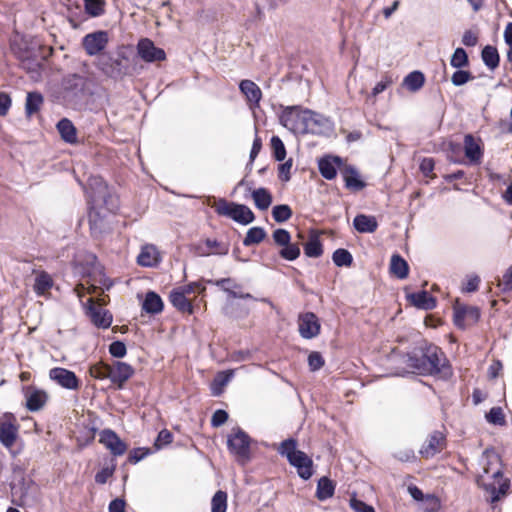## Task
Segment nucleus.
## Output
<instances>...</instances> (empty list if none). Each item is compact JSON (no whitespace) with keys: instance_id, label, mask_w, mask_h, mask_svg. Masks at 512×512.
Returning <instances> with one entry per match:
<instances>
[{"instance_id":"obj_1","label":"nucleus","mask_w":512,"mask_h":512,"mask_svg":"<svg viewBox=\"0 0 512 512\" xmlns=\"http://www.w3.org/2000/svg\"><path fill=\"white\" fill-rule=\"evenodd\" d=\"M43 47L38 40L29 36L16 37L10 44L11 51L19 61L20 67L33 79L41 76L42 63L45 60Z\"/></svg>"},{"instance_id":"obj_2","label":"nucleus","mask_w":512,"mask_h":512,"mask_svg":"<svg viewBox=\"0 0 512 512\" xmlns=\"http://www.w3.org/2000/svg\"><path fill=\"white\" fill-rule=\"evenodd\" d=\"M96 67L113 80H122L133 73L132 61L125 47L118 48L115 55L102 53L97 58Z\"/></svg>"},{"instance_id":"obj_3","label":"nucleus","mask_w":512,"mask_h":512,"mask_svg":"<svg viewBox=\"0 0 512 512\" xmlns=\"http://www.w3.org/2000/svg\"><path fill=\"white\" fill-rule=\"evenodd\" d=\"M91 94L90 81L85 76L71 74L62 81L61 97L69 107L77 108L86 102Z\"/></svg>"},{"instance_id":"obj_4","label":"nucleus","mask_w":512,"mask_h":512,"mask_svg":"<svg viewBox=\"0 0 512 512\" xmlns=\"http://www.w3.org/2000/svg\"><path fill=\"white\" fill-rule=\"evenodd\" d=\"M278 453L286 457L289 464L296 468L300 478L308 480L312 477L313 461L305 452L297 449V441L294 438L282 441L278 447Z\"/></svg>"},{"instance_id":"obj_5","label":"nucleus","mask_w":512,"mask_h":512,"mask_svg":"<svg viewBox=\"0 0 512 512\" xmlns=\"http://www.w3.org/2000/svg\"><path fill=\"white\" fill-rule=\"evenodd\" d=\"M424 376H438L447 379L452 375L444 353L440 348L434 345L425 347Z\"/></svg>"},{"instance_id":"obj_6","label":"nucleus","mask_w":512,"mask_h":512,"mask_svg":"<svg viewBox=\"0 0 512 512\" xmlns=\"http://www.w3.org/2000/svg\"><path fill=\"white\" fill-rule=\"evenodd\" d=\"M215 211L218 215L229 217L242 225H248L255 220V215L248 206L234 202L229 203L225 199L218 201Z\"/></svg>"},{"instance_id":"obj_7","label":"nucleus","mask_w":512,"mask_h":512,"mask_svg":"<svg viewBox=\"0 0 512 512\" xmlns=\"http://www.w3.org/2000/svg\"><path fill=\"white\" fill-rule=\"evenodd\" d=\"M86 193L89 195L91 202L103 204L107 206V210L112 211L116 206L112 203L113 199L108 191V186L100 176H91L88 179Z\"/></svg>"},{"instance_id":"obj_8","label":"nucleus","mask_w":512,"mask_h":512,"mask_svg":"<svg viewBox=\"0 0 512 512\" xmlns=\"http://www.w3.org/2000/svg\"><path fill=\"white\" fill-rule=\"evenodd\" d=\"M306 112L307 109H302L299 106H288L280 115V123L294 134L304 135L306 129L304 118H307Z\"/></svg>"},{"instance_id":"obj_9","label":"nucleus","mask_w":512,"mask_h":512,"mask_svg":"<svg viewBox=\"0 0 512 512\" xmlns=\"http://www.w3.org/2000/svg\"><path fill=\"white\" fill-rule=\"evenodd\" d=\"M305 115L307 116L304 118L306 121L305 134L329 136L333 133L334 123L330 118L310 109H307Z\"/></svg>"},{"instance_id":"obj_10","label":"nucleus","mask_w":512,"mask_h":512,"mask_svg":"<svg viewBox=\"0 0 512 512\" xmlns=\"http://www.w3.org/2000/svg\"><path fill=\"white\" fill-rule=\"evenodd\" d=\"M251 438L241 428L234 429V433L228 436L227 447L230 453L239 460H247L250 455Z\"/></svg>"},{"instance_id":"obj_11","label":"nucleus","mask_w":512,"mask_h":512,"mask_svg":"<svg viewBox=\"0 0 512 512\" xmlns=\"http://www.w3.org/2000/svg\"><path fill=\"white\" fill-rule=\"evenodd\" d=\"M408 364L407 366H397L396 376H406L408 374H418L424 376L425 348L414 349L407 352V356L402 357Z\"/></svg>"},{"instance_id":"obj_12","label":"nucleus","mask_w":512,"mask_h":512,"mask_svg":"<svg viewBox=\"0 0 512 512\" xmlns=\"http://www.w3.org/2000/svg\"><path fill=\"white\" fill-rule=\"evenodd\" d=\"M19 433V424L12 413H5L0 418V443L11 449L15 444Z\"/></svg>"},{"instance_id":"obj_13","label":"nucleus","mask_w":512,"mask_h":512,"mask_svg":"<svg viewBox=\"0 0 512 512\" xmlns=\"http://www.w3.org/2000/svg\"><path fill=\"white\" fill-rule=\"evenodd\" d=\"M109 41L106 31H95L85 35L82 39V46L89 56H100Z\"/></svg>"},{"instance_id":"obj_14","label":"nucleus","mask_w":512,"mask_h":512,"mask_svg":"<svg viewBox=\"0 0 512 512\" xmlns=\"http://www.w3.org/2000/svg\"><path fill=\"white\" fill-rule=\"evenodd\" d=\"M49 377L62 388L77 390L80 387V380L76 374L62 367H55L49 371Z\"/></svg>"},{"instance_id":"obj_15","label":"nucleus","mask_w":512,"mask_h":512,"mask_svg":"<svg viewBox=\"0 0 512 512\" xmlns=\"http://www.w3.org/2000/svg\"><path fill=\"white\" fill-rule=\"evenodd\" d=\"M137 53L139 57L148 63L163 61L166 58V53L162 48L155 46L152 40L142 38L137 44Z\"/></svg>"},{"instance_id":"obj_16","label":"nucleus","mask_w":512,"mask_h":512,"mask_svg":"<svg viewBox=\"0 0 512 512\" xmlns=\"http://www.w3.org/2000/svg\"><path fill=\"white\" fill-rule=\"evenodd\" d=\"M86 314L92 321V323L98 328H108L112 323V315L100 307H97L92 298L87 300Z\"/></svg>"},{"instance_id":"obj_17","label":"nucleus","mask_w":512,"mask_h":512,"mask_svg":"<svg viewBox=\"0 0 512 512\" xmlns=\"http://www.w3.org/2000/svg\"><path fill=\"white\" fill-rule=\"evenodd\" d=\"M299 333L304 339H312L320 333V323L317 316L307 312L299 316Z\"/></svg>"},{"instance_id":"obj_18","label":"nucleus","mask_w":512,"mask_h":512,"mask_svg":"<svg viewBox=\"0 0 512 512\" xmlns=\"http://www.w3.org/2000/svg\"><path fill=\"white\" fill-rule=\"evenodd\" d=\"M99 437L100 443L109 449L114 456H121L126 452L127 445L113 430L104 429L101 431Z\"/></svg>"},{"instance_id":"obj_19","label":"nucleus","mask_w":512,"mask_h":512,"mask_svg":"<svg viewBox=\"0 0 512 512\" xmlns=\"http://www.w3.org/2000/svg\"><path fill=\"white\" fill-rule=\"evenodd\" d=\"M446 445V436L441 431L432 432L427 442L421 447L420 454L425 458H431L440 453Z\"/></svg>"},{"instance_id":"obj_20","label":"nucleus","mask_w":512,"mask_h":512,"mask_svg":"<svg viewBox=\"0 0 512 512\" xmlns=\"http://www.w3.org/2000/svg\"><path fill=\"white\" fill-rule=\"evenodd\" d=\"M239 89L245 96L247 104L251 110L259 108L262 98V91L255 82L248 79L242 80L239 83Z\"/></svg>"},{"instance_id":"obj_21","label":"nucleus","mask_w":512,"mask_h":512,"mask_svg":"<svg viewBox=\"0 0 512 512\" xmlns=\"http://www.w3.org/2000/svg\"><path fill=\"white\" fill-rule=\"evenodd\" d=\"M133 374L134 368L130 364L117 361L114 367H111L110 381L115 384L118 389H122Z\"/></svg>"},{"instance_id":"obj_22","label":"nucleus","mask_w":512,"mask_h":512,"mask_svg":"<svg viewBox=\"0 0 512 512\" xmlns=\"http://www.w3.org/2000/svg\"><path fill=\"white\" fill-rule=\"evenodd\" d=\"M464 153L470 164H479L483 157L480 139H476L472 134H466L464 137Z\"/></svg>"},{"instance_id":"obj_23","label":"nucleus","mask_w":512,"mask_h":512,"mask_svg":"<svg viewBox=\"0 0 512 512\" xmlns=\"http://www.w3.org/2000/svg\"><path fill=\"white\" fill-rule=\"evenodd\" d=\"M25 397L26 407L31 412L42 409L48 400L47 393L35 387H28L25 392Z\"/></svg>"},{"instance_id":"obj_24","label":"nucleus","mask_w":512,"mask_h":512,"mask_svg":"<svg viewBox=\"0 0 512 512\" xmlns=\"http://www.w3.org/2000/svg\"><path fill=\"white\" fill-rule=\"evenodd\" d=\"M90 230L93 236L99 237L109 230V225L106 220V215L95 207H91L89 214Z\"/></svg>"},{"instance_id":"obj_25","label":"nucleus","mask_w":512,"mask_h":512,"mask_svg":"<svg viewBox=\"0 0 512 512\" xmlns=\"http://www.w3.org/2000/svg\"><path fill=\"white\" fill-rule=\"evenodd\" d=\"M342 164V158L339 156H326L319 160L318 168L323 178L332 180L337 175L336 166Z\"/></svg>"},{"instance_id":"obj_26","label":"nucleus","mask_w":512,"mask_h":512,"mask_svg":"<svg viewBox=\"0 0 512 512\" xmlns=\"http://www.w3.org/2000/svg\"><path fill=\"white\" fill-rule=\"evenodd\" d=\"M160 262L157 248L152 244H146L141 248L137 256V263L142 267H154Z\"/></svg>"},{"instance_id":"obj_27","label":"nucleus","mask_w":512,"mask_h":512,"mask_svg":"<svg viewBox=\"0 0 512 512\" xmlns=\"http://www.w3.org/2000/svg\"><path fill=\"white\" fill-rule=\"evenodd\" d=\"M342 176L345 187L350 190L360 191L366 186V183L360 178L358 170L352 165H348L343 169Z\"/></svg>"},{"instance_id":"obj_28","label":"nucleus","mask_w":512,"mask_h":512,"mask_svg":"<svg viewBox=\"0 0 512 512\" xmlns=\"http://www.w3.org/2000/svg\"><path fill=\"white\" fill-rule=\"evenodd\" d=\"M407 298L419 309L432 310L436 307V299L425 290L409 294Z\"/></svg>"},{"instance_id":"obj_29","label":"nucleus","mask_w":512,"mask_h":512,"mask_svg":"<svg viewBox=\"0 0 512 512\" xmlns=\"http://www.w3.org/2000/svg\"><path fill=\"white\" fill-rule=\"evenodd\" d=\"M56 128L63 141L69 144L77 142V130L71 120L62 118L58 121Z\"/></svg>"},{"instance_id":"obj_30","label":"nucleus","mask_w":512,"mask_h":512,"mask_svg":"<svg viewBox=\"0 0 512 512\" xmlns=\"http://www.w3.org/2000/svg\"><path fill=\"white\" fill-rule=\"evenodd\" d=\"M353 226L359 233H373L377 230L378 223L374 216L359 214L354 218Z\"/></svg>"},{"instance_id":"obj_31","label":"nucleus","mask_w":512,"mask_h":512,"mask_svg":"<svg viewBox=\"0 0 512 512\" xmlns=\"http://www.w3.org/2000/svg\"><path fill=\"white\" fill-rule=\"evenodd\" d=\"M251 197L257 209L267 210L272 204L273 197L267 188L260 187L251 192Z\"/></svg>"},{"instance_id":"obj_32","label":"nucleus","mask_w":512,"mask_h":512,"mask_svg":"<svg viewBox=\"0 0 512 512\" xmlns=\"http://www.w3.org/2000/svg\"><path fill=\"white\" fill-rule=\"evenodd\" d=\"M170 303L180 312L193 313V306L181 290L173 289L169 294Z\"/></svg>"},{"instance_id":"obj_33","label":"nucleus","mask_w":512,"mask_h":512,"mask_svg":"<svg viewBox=\"0 0 512 512\" xmlns=\"http://www.w3.org/2000/svg\"><path fill=\"white\" fill-rule=\"evenodd\" d=\"M234 370L221 371L216 374L211 383V393L213 396H220L224 387L232 380Z\"/></svg>"},{"instance_id":"obj_34","label":"nucleus","mask_w":512,"mask_h":512,"mask_svg":"<svg viewBox=\"0 0 512 512\" xmlns=\"http://www.w3.org/2000/svg\"><path fill=\"white\" fill-rule=\"evenodd\" d=\"M304 253L310 258H318L323 254V246L316 232L309 235L308 241L304 244Z\"/></svg>"},{"instance_id":"obj_35","label":"nucleus","mask_w":512,"mask_h":512,"mask_svg":"<svg viewBox=\"0 0 512 512\" xmlns=\"http://www.w3.org/2000/svg\"><path fill=\"white\" fill-rule=\"evenodd\" d=\"M164 307L161 297L155 292H148L143 301V310L149 314H158Z\"/></svg>"},{"instance_id":"obj_36","label":"nucleus","mask_w":512,"mask_h":512,"mask_svg":"<svg viewBox=\"0 0 512 512\" xmlns=\"http://www.w3.org/2000/svg\"><path fill=\"white\" fill-rule=\"evenodd\" d=\"M481 58L489 70H495L499 66L500 56L496 47L486 45L481 52Z\"/></svg>"},{"instance_id":"obj_37","label":"nucleus","mask_w":512,"mask_h":512,"mask_svg":"<svg viewBox=\"0 0 512 512\" xmlns=\"http://www.w3.org/2000/svg\"><path fill=\"white\" fill-rule=\"evenodd\" d=\"M390 272L399 279H405L409 273V266L399 254H393L390 261Z\"/></svg>"},{"instance_id":"obj_38","label":"nucleus","mask_w":512,"mask_h":512,"mask_svg":"<svg viewBox=\"0 0 512 512\" xmlns=\"http://www.w3.org/2000/svg\"><path fill=\"white\" fill-rule=\"evenodd\" d=\"M335 492V484L332 480L327 477H322L318 480L317 489H316V497L320 501H325L331 498Z\"/></svg>"},{"instance_id":"obj_39","label":"nucleus","mask_w":512,"mask_h":512,"mask_svg":"<svg viewBox=\"0 0 512 512\" xmlns=\"http://www.w3.org/2000/svg\"><path fill=\"white\" fill-rule=\"evenodd\" d=\"M44 102V98L39 92H28L26 96L25 103V113L28 117H31L33 114L40 110Z\"/></svg>"},{"instance_id":"obj_40","label":"nucleus","mask_w":512,"mask_h":512,"mask_svg":"<svg viewBox=\"0 0 512 512\" xmlns=\"http://www.w3.org/2000/svg\"><path fill=\"white\" fill-rule=\"evenodd\" d=\"M425 77L420 71L410 72L403 80V85L411 92H416L422 88Z\"/></svg>"},{"instance_id":"obj_41","label":"nucleus","mask_w":512,"mask_h":512,"mask_svg":"<svg viewBox=\"0 0 512 512\" xmlns=\"http://www.w3.org/2000/svg\"><path fill=\"white\" fill-rule=\"evenodd\" d=\"M266 235L267 234L264 228L257 226L252 227L247 231L246 236L243 239V245L249 247L255 244H259L265 239Z\"/></svg>"},{"instance_id":"obj_42","label":"nucleus","mask_w":512,"mask_h":512,"mask_svg":"<svg viewBox=\"0 0 512 512\" xmlns=\"http://www.w3.org/2000/svg\"><path fill=\"white\" fill-rule=\"evenodd\" d=\"M332 260L337 267H349L353 263L352 254L344 248L336 249L332 254Z\"/></svg>"},{"instance_id":"obj_43","label":"nucleus","mask_w":512,"mask_h":512,"mask_svg":"<svg viewBox=\"0 0 512 512\" xmlns=\"http://www.w3.org/2000/svg\"><path fill=\"white\" fill-rule=\"evenodd\" d=\"M510 488L509 480H504L499 487H496L493 484L486 485L485 489L491 494V502L495 503L501 499V497L505 496Z\"/></svg>"},{"instance_id":"obj_44","label":"nucleus","mask_w":512,"mask_h":512,"mask_svg":"<svg viewBox=\"0 0 512 512\" xmlns=\"http://www.w3.org/2000/svg\"><path fill=\"white\" fill-rule=\"evenodd\" d=\"M53 285L51 277L42 272L35 278L34 291L37 295H44Z\"/></svg>"},{"instance_id":"obj_45","label":"nucleus","mask_w":512,"mask_h":512,"mask_svg":"<svg viewBox=\"0 0 512 512\" xmlns=\"http://www.w3.org/2000/svg\"><path fill=\"white\" fill-rule=\"evenodd\" d=\"M111 367L103 362L91 365L89 374L91 377L99 380L110 379Z\"/></svg>"},{"instance_id":"obj_46","label":"nucleus","mask_w":512,"mask_h":512,"mask_svg":"<svg viewBox=\"0 0 512 512\" xmlns=\"http://www.w3.org/2000/svg\"><path fill=\"white\" fill-rule=\"evenodd\" d=\"M104 0H84L85 12L91 17H99L104 14Z\"/></svg>"},{"instance_id":"obj_47","label":"nucleus","mask_w":512,"mask_h":512,"mask_svg":"<svg viewBox=\"0 0 512 512\" xmlns=\"http://www.w3.org/2000/svg\"><path fill=\"white\" fill-rule=\"evenodd\" d=\"M205 245L209 249H215V251H213V252L200 251L199 255H201V256H208L210 254L226 255V254H228V251H229V246L227 244H223L221 242H218L217 240H212V239L208 238L205 240Z\"/></svg>"},{"instance_id":"obj_48","label":"nucleus","mask_w":512,"mask_h":512,"mask_svg":"<svg viewBox=\"0 0 512 512\" xmlns=\"http://www.w3.org/2000/svg\"><path fill=\"white\" fill-rule=\"evenodd\" d=\"M272 217L277 223H284L292 217V209L287 204L276 205L272 209Z\"/></svg>"},{"instance_id":"obj_49","label":"nucleus","mask_w":512,"mask_h":512,"mask_svg":"<svg viewBox=\"0 0 512 512\" xmlns=\"http://www.w3.org/2000/svg\"><path fill=\"white\" fill-rule=\"evenodd\" d=\"M450 65L460 69L469 65V58L466 51L459 47L456 48L450 59Z\"/></svg>"},{"instance_id":"obj_50","label":"nucleus","mask_w":512,"mask_h":512,"mask_svg":"<svg viewBox=\"0 0 512 512\" xmlns=\"http://www.w3.org/2000/svg\"><path fill=\"white\" fill-rule=\"evenodd\" d=\"M227 509V493L217 491L211 500V512H226Z\"/></svg>"},{"instance_id":"obj_51","label":"nucleus","mask_w":512,"mask_h":512,"mask_svg":"<svg viewBox=\"0 0 512 512\" xmlns=\"http://www.w3.org/2000/svg\"><path fill=\"white\" fill-rule=\"evenodd\" d=\"M488 423L498 426L506 424L505 415L501 407H492L485 416Z\"/></svg>"},{"instance_id":"obj_52","label":"nucleus","mask_w":512,"mask_h":512,"mask_svg":"<svg viewBox=\"0 0 512 512\" xmlns=\"http://www.w3.org/2000/svg\"><path fill=\"white\" fill-rule=\"evenodd\" d=\"M280 256L288 261H294L300 256V248L297 243L286 244L279 252Z\"/></svg>"},{"instance_id":"obj_53","label":"nucleus","mask_w":512,"mask_h":512,"mask_svg":"<svg viewBox=\"0 0 512 512\" xmlns=\"http://www.w3.org/2000/svg\"><path fill=\"white\" fill-rule=\"evenodd\" d=\"M404 356H407V353H402L397 349H393L388 356V362L390 364V368L393 370V375L396 376L397 366H407L408 363L402 359Z\"/></svg>"},{"instance_id":"obj_54","label":"nucleus","mask_w":512,"mask_h":512,"mask_svg":"<svg viewBox=\"0 0 512 512\" xmlns=\"http://www.w3.org/2000/svg\"><path fill=\"white\" fill-rule=\"evenodd\" d=\"M271 147L273 149L274 158L277 161H283L286 157V149L284 143L278 136L271 138Z\"/></svg>"},{"instance_id":"obj_55","label":"nucleus","mask_w":512,"mask_h":512,"mask_svg":"<svg viewBox=\"0 0 512 512\" xmlns=\"http://www.w3.org/2000/svg\"><path fill=\"white\" fill-rule=\"evenodd\" d=\"M473 78V75L469 71L460 68L453 73L451 82L454 86H462Z\"/></svg>"},{"instance_id":"obj_56","label":"nucleus","mask_w":512,"mask_h":512,"mask_svg":"<svg viewBox=\"0 0 512 512\" xmlns=\"http://www.w3.org/2000/svg\"><path fill=\"white\" fill-rule=\"evenodd\" d=\"M454 324L460 328L465 329L467 326L466 322V314H465V305H457L454 307V316H453Z\"/></svg>"},{"instance_id":"obj_57","label":"nucleus","mask_w":512,"mask_h":512,"mask_svg":"<svg viewBox=\"0 0 512 512\" xmlns=\"http://www.w3.org/2000/svg\"><path fill=\"white\" fill-rule=\"evenodd\" d=\"M173 440V435L172 433L167 430V429H163L159 432L156 440H155V443H154V446L157 450L163 448L164 446L170 444Z\"/></svg>"},{"instance_id":"obj_58","label":"nucleus","mask_w":512,"mask_h":512,"mask_svg":"<svg viewBox=\"0 0 512 512\" xmlns=\"http://www.w3.org/2000/svg\"><path fill=\"white\" fill-rule=\"evenodd\" d=\"M273 240L279 246H285L291 241L290 233L283 228H278L273 232Z\"/></svg>"},{"instance_id":"obj_59","label":"nucleus","mask_w":512,"mask_h":512,"mask_svg":"<svg viewBox=\"0 0 512 512\" xmlns=\"http://www.w3.org/2000/svg\"><path fill=\"white\" fill-rule=\"evenodd\" d=\"M109 353L115 358H123L126 353V345L122 341H114L109 345Z\"/></svg>"},{"instance_id":"obj_60","label":"nucleus","mask_w":512,"mask_h":512,"mask_svg":"<svg viewBox=\"0 0 512 512\" xmlns=\"http://www.w3.org/2000/svg\"><path fill=\"white\" fill-rule=\"evenodd\" d=\"M214 285H216L217 287L221 288L224 292H226L228 295L230 293V291L232 290V288L234 289H238V288H241V286L236 283L233 279L231 278H222V279H218V280H215L214 282H212Z\"/></svg>"},{"instance_id":"obj_61","label":"nucleus","mask_w":512,"mask_h":512,"mask_svg":"<svg viewBox=\"0 0 512 512\" xmlns=\"http://www.w3.org/2000/svg\"><path fill=\"white\" fill-rule=\"evenodd\" d=\"M324 359L319 352H311L308 356V365L311 371H317L324 365Z\"/></svg>"},{"instance_id":"obj_62","label":"nucleus","mask_w":512,"mask_h":512,"mask_svg":"<svg viewBox=\"0 0 512 512\" xmlns=\"http://www.w3.org/2000/svg\"><path fill=\"white\" fill-rule=\"evenodd\" d=\"M149 454V448H135L130 452L128 460L130 463L136 464L147 457Z\"/></svg>"},{"instance_id":"obj_63","label":"nucleus","mask_w":512,"mask_h":512,"mask_svg":"<svg viewBox=\"0 0 512 512\" xmlns=\"http://www.w3.org/2000/svg\"><path fill=\"white\" fill-rule=\"evenodd\" d=\"M350 507L355 512H375L374 508L371 505H368L362 500L356 498H352L350 500Z\"/></svg>"},{"instance_id":"obj_64","label":"nucleus","mask_w":512,"mask_h":512,"mask_svg":"<svg viewBox=\"0 0 512 512\" xmlns=\"http://www.w3.org/2000/svg\"><path fill=\"white\" fill-rule=\"evenodd\" d=\"M499 286L504 292L512 291V265L504 273Z\"/></svg>"}]
</instances>
